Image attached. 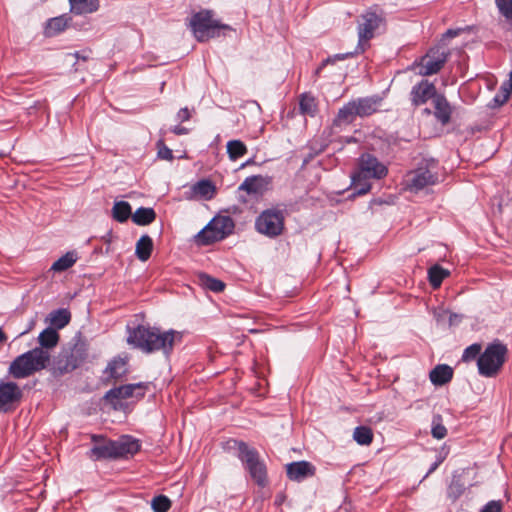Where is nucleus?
<instances>
[{
	"mask_svg": "<svg viewBox=\"0 0 512 512\" xmlns=\"http://www.w3.org/2000/svg\"><path fill=\"white\" fill-rule=\"evenodd\" d=\"M181 337V333L174 330L161 332L157 328L138 326L131 331L127 341L147 353L158 350L169 352Z\"/></svg>",
	"mask_w": 512,
	"mask_h": 512,
	"instance_id": "obj_1",
	"label": "nucleus"
},
{
	"mask_svg": "<svg viewBox=\"0 0 512 512\" xmlns=\"http://www.w3.org/2000/svg\"><path fill=\"white\" fill-rule=\"evenodd\" d=\"M226 450L237 451V456L243 462L251 479L259 487H265L268 484L266 465L254 448L248 447L244 442L228 439L226 440Z\"/></svg>",
	"mask_w": 512,
	"mask_h": 512,
	"instance_id": "obj_2",
	"label": "nucleus"
},
{
	"mask_svg": "<svg viewBox=\"0 0 512 512\" xmlns=\"http://www.w3.org/2000/svg\"><path fill=\"white\" fill-rule=\"evenodd\" d=\"M51 360L50 352L43 348H34L12 361L9 373L17 379L26 378L45 369Z\"/></svg>",
	"mask_w": 512,
	"mask_h": 512,
	"instance_id": "obj_3",
	"label": "nucleus"
},
{
	"mask_svg": "<svg viewBox=\"0 0 512 512\" xmlns=\"http://www.w3.org/2000/svg\"><path fill=\"white\" fill-rule=\"evenodd\" d=\"M385 24L384 13L377 6L371 7L357 19L358 45L356 53H363L369 46V41L375 33Z\"/></svg>",
	"mask_w": 512,
	"mask_h": 512,
	"instance_id": "obj_4",
	"label": "nucleus"
},
{
	"mask_svg": "<svg viewBox=\"0 0 512 512\" xmlns=\"http://www.w3.org/2000/svg\"><path fill=\"white\" fill-rule=\"evenodd\" d=\"M189 26L198 41L204 42L219 36L223 28L221 20L212 10L204 9L191 15Z\"/></svg>",
	"mask_w": 512,
	"mask_h": 512,
	"instance_id": "obj_5",
	"label": "nucleus"
},
{
	"mask_svg": "<svg viewBox=\"0 0 512 512\" xmlns=\"http://www.w3.org/2000/svg\"><path fill=\"white\" fill-rule=\"evenodd\" d=\"M507 347L499 340L489 344L478 357L477 366L479 374L484 377H494L505 363Z\"/></svg>",
	"mask_w": 512,
	"mask_h": 512,
	"instance_id": "obj_6",
	"label": "nucleus"
},
{
	"mask_svg": "<svg viewBox=\"0 0 512 512\" xmlns=\"http://www.w3.org/2000/svg\"><path fill=\"white\" fill-rule=\"evenodd\" d=\"M387 168L378 159L369 153H364L359 158V171L352 177L356 179H381L387 175Z\"/></svg>",
	"mask_w": 512,
	"mask_h": 512,
	"instance_id": "obj_7",
	"label": "nucleus"
},
{
	"mask_svg": "<svg viewBox=\"0 0 512 512\" xmlns=\"http://www.w3.org/2000/svg\"><path fill=\"white\" fill-rule=\"evenodd\" d=\"M148 389L149 383L140 382L136 384H127L109 390L105 395V399L109 401L114 408H116L117 404L121 400L130 398L140 399L144 397Z\"/></svg>",
	"mask_w": 512,
	"mask_h": 512,
	"instance_id": "obj_8",
	"label": "nucleus"
},
{
	"mask_svg": "<svg viewBox=\"0 0 512 512\" xmlns=\"http://www.w3.org/2000/svg\"><path fill=\"white\" fill-rule=\"evenodd\" d=\"M449 53L440 47L430 49L426 55L421 57L418 66L419 74L430 76L438 73L447 61Z\"/></svg>",
	"mask_w": 512,
	"mask_h": 512,
	"instance_id": "obj_9",
	"label": "nucleus"
},
{
	"mask_svg": "<svg viewBox=\"0 0 512 512\" xmlns=\"http://www.w3.org/2000/svg\"><path fill=\"white\" fill-rule=\"evenodd\" d=\"M256 228L267 236H278L284 228V217L280 211L266 210L257 218Z\"/></svg>",
	"mask_w": 512,
	"mask_h": 512,
	"instance_id": "obj_10",
	"label": "nucleus"
},
{
	"mask_svg": "<svg viewBox=\"0 0 512 512\" xmlns=\"http://www.w3.org/2000/svg\"><path fill=\"white\" fill-rule=\"evenodd\" d=\"M406 186L411 191H419L438 182V176L429 168L420 167L409 172L405 178Z\"/></svg>",
	"mask_w": 512,
	"mask_h": 512,
	"instance_id": "obj_11",
	"label": "nucleus"
},
{
	"mask_svg": "<svg viewBox=\"0 0 512 512\" xmlns=\"http://www.w3.org/2000/svg\"><path fill=\"white\" fill-rule=\"evenodd\" d=\"M22 390L14 382L0 383V412H8L16 407L22 399Z\"/></svg>",
	"mask_w": 512,
	"mask_h": 512,
	"instance_id": "obj_12",
	"label": "nucleus"
},
{
	"mask_svg": "<svg viewBox=\"0 0 512 512\" xmlns=\"http://www.w3.org/2000/svg\"><path fill=\"white\" fill-rule=\"evenodd\" d=\"M224 238V218L218 216L203 228L195 237L199 245H209Z\"/></svg>",
	"mask_w": 512,
	"mask_h": 512,
	"instance_id": "obj_13",
	"label": "nucleus"
},
{
	"mask_svg": "<svg viewBox=\"0 0 512 512\" xmlns=\"http://www.w3.org/2000/svg\"><path fill=\"white\" fill-rule=\"evenodd\" d=\"M217 193L214 183L208 179H202L192 184L185 192V198L190 201H208Z\"/></svg>",
	"mask_w": 512,
	"mask_h": 512,
	"instance_id": "obj_14",
	"label": "nucleus"
},
{
	"mask_svg": "<svg viewBox=\"0 0 512 512\" xmlns=\"http://www.w3.org/2000/svg\"><path fill=\"white\" fill-rule=\"evenodd\" d=\"M436 87L428 80H422L412 87L410 100L413 106L425 104L429 99H434L437 95Z\"/></svg>",
	"mask_w": 512,
	"mask_h": 512,
	"instance_id": "obj_15",
	"label": "nucleus"
},
{
	"mask_svg": "<svg viewBox=\"0 0 512 512\" xmlns=\"http://www.w3.org/2000/svg\"><path fill=\"white\" fill-rule=\"evenodd\" d=\"M316 468L308 461H297L286 465L287 477L296 482H301L315 475Z\"/></svg>",
	"mask_w": 512,
	"mask_h": 512,
	"instance_id": "obj_16",
	"label": "nucleus"
},
{
	"mask_svg": "<svg viewBox=\"0 0 512 512\" xmlns=\"http://www.w3.org/2000/svg\"><path fill=\"white\" fill-rule=\"evenodd\" d=\"M94 446L90 451V458L94 460L115 458V441L106 440L100 436H92Z\"/></svg>",
	"mask_w": 512,
	"mask_h": 512,
	"instance_id": "obj_17",
	"label": "nucleus"
},
{
	"mask_svg": "<svg viewBox=\"0 0 512 512\" xmlns=\"http://www.w3.org/2000/svg\"><path fill=\"white\" fill-rule=\"evenodd\" d=\"M434 116L442 124L446 125L450 122L452 108L446 97L442 94H437L433 101Z\"/></svg>",
	"mask_w": 512,
	"mask_h": 512,
	"instance_id": "obj_18",
	"label": "nucleus"
},
{
	"mask_svg": "<svg viewBox=\"0 0 512 512\" xmlns=\"http://www.w3.org/2000/svg\"><path fill=\"white\" fill-rule=\"evenodd\" d=\"M115 458L133 456L140 450V444L136 439L129 436H123L115 441Z\"/></svg>",
	"mask_w": 512,
	"mask_h": 512,
	"instance_id": "obj_19",
	"label": "nucleus"
},
{
	"mask_svg": "<svg viewBox=\"0 0 512 512\" xmlns=\"http://www.w3.org/2000/svg\"><path fill=\"white\" fill-rule=\"evenodd\" d=\"M356 106V114L359 117H367L378 111L381 103L379 97H365L353 101Z\"/></svg>",
	"mask_w": 512,
	"mask_h": 512,
	"instance_id": "obj_20",
	"label": "nucleus"
},
{
	"mask_svg": "<svg viewBox=\"0 0 512 512\" xmlns=\"http://www.w3.org/2000/svg\"><path fill=\"white\" fill-rule=\"evenodd\" d=\"M269 185L267 178L263 176H252L244 180L240 185V189L246 191L248 194H263Z\"/></svg>",
	"mask_w": 512,
	"mask_h": 512,
	"instance_id": "obj_21",
	"label": "nucleus"
},
{
	"mask_svg": "<svg viewBox=\"0 0 512 512\" xmlns=\"http://www.w3.org/2000/svg\"><path fill=\"white\" fill-rule=\"evenodd\" d=\"M429 378L436 386L445 385L452 380L453 369L446 364L437 365L430 371Z\"/></svg>",
	"mask_w": 512,
	"mask_h": 512,
	"instance_id": "obj_22",
	"label": "nucleus"
},
{
	"mask_svg": "<svg viewBox=\"0 0 512 512\" xmlns=\"http://www.w3.org/2000/svg\"><path fill=\"white\" fill-rule=\"evenodd\" d=\"M128 372L127 360L124 358H115L109 362L105 374L107 378L117 380L125 376Z\"/></svg>",
	"mask_w": 512,
	"mask_h": 512,
	"instance_id": "obj_23",
	"label": "nucleus"
},
{
	"mask_svg": "<svg viewBox=\"0 0 512 512\" xmlns=\"http://www.w3.org/2000/svg\"><path fill=\"white\" fill-rule=\"evenodd\" d=\"M70 10L75 14L93 13L99 8V0H69Z\"/></svg>",
	"mask_w": 512,
	"mask_h": 512,
	"instance_id": "obj_24",
	"label": "nucleus"
},
{
	"mask_svg": "<svg viewBox=\"0 0 512 512\" xmlns=\"http://www.w3.org/2000/svg\"><path fill=\"white\" fill-rule=\"evenodd\" d=\"M153 250V241L150 236L143 235L136 243L135 254L137 258L145 262L147 261Z\"/></svg>",
	"mask_w": 512,
	"mask_h": 512,
	"instance_id": "obj_25",
	"label": "nucleus"
},
{
	"mask_svg": "<svg viewBox=\"0 0 512 512\" xmlns=\"http://www.w3.org/2000/svg\"><path fill=\"white\" fill-rule=\"evenodd\" d=\"M70 319L71 314L67 309H58L48 315L47 322L56 330L64 328Z\"/></svg>",
	"mask_w": 512,
	"mask_h": 512,
	"instance_id": "obj_26",
	"label": "nucleus"
},
{
	"mask_svg": "<svg viewBox=\"0 0 512 512\" xmlns=\"http://www.w3.org/2000/svg\"><path fill=\"white\" fill-rule=\"evenodd\" d=\"M356 106L353 101L344 105L338 112L336 119L334 120L335 125L350 124L358 116L356 114Z\"/></svg>",
	"mask_w": 512,
	"mask_h": 512,
	"instance_id": "obj_27",
	"label": "nucleus"
},
{
	"mask_svg": "<svg viewBox=\"0 0 512 512\" xmlns=\"http://www.w3.org/2000/svg\"><path fill=\"white\" fill-rule=\"evenodd\" d=\"M59 341V334L58 332L52 328H46L43 330L38 337V342L40 344V348H43L44 350H49L50 348L55 347L58 344Z\"/></svg>",
	"mask_w": 512,
	"mask_h": 512,
	"instance_id": "obj_28",
	"label": "nucleus"
},
{
	"mask_svg": "<svg viewBox=\"0 0 512 512\" xmlns=\"http://www.w3.org/2000/svg\"><path fill=\"white\" fill-rule=\"evenodd\" d=\"M299 109L303 115L315 116L318 111L315 97L309 93L302 94L299 100Z\"/></svg>",
	"mask_w": 512,
	"mask_h": 512,
	"instance_id": "obj_29",
	"label": "nucleus"
},
{
	"mask_svg": "<svg viewBox=\"0 0 512 512\" xmlns=\"http://www.w3.org/2000/svg\"><path fill=\"white\" fill-rule=\"evenodd\" d=\"M156 218V213L152 208H138L132 214V220L139 226H145L151 224Z\"/></svg>",
	"mask_w": 512,
	"mask_h": 512,
	"instance_id": "obj_30",
	"label": "nucleus"
},
{
	"mask_svg": "<svg viewBox=\"0 0 512 512\" xmlns=\"http://www.w3.org/2000/svg\"><path fill=\"white\" fill-rule=\"evenodd\" d=\"M112 216L120 223L127 221L130 216L132 217L130 204L125 201L115 202L112 208Z\"/></svg>",
	"mask_w": 512,
	"mask_h": 512,
	"instance_id": "obj_31",
	"label": "nucleus"
},
{
	"mask_svg": "<svg viewBox=\"0 0 512 512\" xmlns=\"http://www.w3.org/2000/svg\"><path fill=\"white\" fill-rule=\"evenodd\" d=\"M68 25V18L65 16H59L52 18L48 21L46 28H45V34L49 37L54 36L62 31L65 30V28Z\"/></svg>",
	"mask_w": 512,
	"mask_h": 512,
	"instance_id": "obj_32",
	"label": "nucleus"
},
{
	"mask_svg": "<svg viewBox=\"0 0 512 512\" xmlns=\"http://www.w3.org/2000/svg\"><path fill=\"white\" fill-rule=\"evenodd\" d=\"M247 151L246 145L240 140H231L226 143V152L233 161L243 157Z\"/></svg>",
	"mask_w": 512,
	"mask_h": 512,
	"instance_id": "obj_33",
	"label": "nucleus"
},
{
	"mask_svg": "<svg viewBox=\"0 0 512 512\" xmlns=\"http://www.w3.org/2000/svg\"><path fill=\"white\" fill-rule=\"evenodd\" d=\"M449 276V271L439 265H434L428 270V279L432 287L438 288L443 280Z\"/></svg>",
	"mask_w": 512,
	"mask_h": 512,
	"instance_id": "obj_34",
	"label": "nucleus"
},
{
	"mask_svg": "<svg viewBox=\"0 0 512 512\" xmlns=\"http://www.w3.org/2000/svg\"><path fill=\"white\" fill-rule=\"evenodd\" d=\"M76 259L77 257L74 252H67L65 255H63L53 263V265L51 266V270L55 272L65 271L74 265Z\"/></svg>",
	"mask_w": 512,
	"mask_h": 512,
	"instance_id": "obj_35",
	"label": "nucleus"
},
{
	"mask_svg": "<svg viewBox=\"0 0 512 512\" xmlns=\"http://www.w3.org/2000/svg\"><path fill=\"white\" fill-rule=\"evenodd\" d=\"M199 284L208 290L213 292H221L224 289V284L220 280H217L205 273L198 274Z\"/></svg>",
	"mask_w": 512,
	"mask_h": 512,
	"instance_id": "obj_36",
	"label": "nucleus"
},
{
	"mask_svg": "<svg viewBox=\"0 0 512 512\" xmlns=\"http://www.w3.org/2000/svg\"><path fill=\"white\" fill-rule=\"evenodd\" d=\"M353 438L360 445H369L373 441L372 429L367 426H358L353 432Z\"/></svg>",
	"mask_w": 512,
	"mask_h": 512,
	"instance_id": "obj_37",
	"label": "nucleus"
},
{
	"mask_svg": "<svg viewBox=\"0 0 512 512\" xmlns=\"http://www.w3.org/2000/svg\"><path fill=\"white\" fill-rule=\"evenodd\" d=\"M431 434L437 440H441L447 435V429L443 425V418L440 414H435L432 418Z\"/></svg>",
	"mask_w": 512,
	"mask_h": 512,
	"instance_id": "obj_38",
	"label": "nucleus"
},
{
	"mask_svg": "<svg viewBox=\"0 0 512 512\" xmlns=\"http://www.w3.org/2000/svg\"><path fill=\"white\" fill-rule=\"evenodd\" d=\"M171 507V501L168 497L160 495L152 500L154 512H167Z\"/></svg>",
	"mask_w": 512,
	"mask_h": 512,
	"instance_id": "obj_39",
	"label": "nucleus"
},
{
	"mask_svg": "<svg viewBox=\"0 0 512 512\" xmlns=\"http://www.w3.org/2000/svg\"><path fill=\"white\" fill-rule=\"evenodd\" d=\"M500 13L507 19H512V0H495Z\"/></svg>",
	"mask_w": 512,
	"mask_h": 512,
	"instance_id": "obj_40",
	"label": "nucleus"
},
{
	"mask_svg": "<svg viewBox=\"0 0 512 512\" xmlns=\"http://www.w3.org/2000/svg\"><path fill=\"white\" fill-rule=\"evenodd\" d=\"M480 352L481 345L478 343H474L464 350L462 358L464 361H469L475 359L480 354Z\"/></svg>",
	"mask_w": 512,
	"mask_h": 512,
	"instance_id": "obj_41",
	"label": "nucleus"
},
{
	"mask_svg": "<svg viewBox=\"0 0 512 512\" xmlns=\"http://www.w3.org/2000/svg\"><path fill=\"white\" fill-rule=\"evenodd\" d=\"M367 179H356L355 181L352 179L353 184L355 186V194L364 195L369 192L371 189V185L366 182Z\"/></svg>",
	"mask_w": 512,
	"mask_h": 512,
	"instance_id": "obj_42",
	"label": "nucleus"
},
{
	"mask_svg": "<svg viewBox=\"0 0 512 512\" xmlns=\"http://www.w3.org/2000/svg\"><path fill=\"white\" fill-rule=\"evenodd\" d=\"M502 510L503 502L501 500H491L479 512H502Z\"/></svg>",
	"mask_w": 512,
	"mask_h": 512,
	"instance_id": "obj_43",
	"label": "nucleus"
},
{
	"mask_svg": "<svg viewBox=\"0 0 512 512\" xmlns=\"http://www.w3.org/2000/svg\"><path fill=\"white\" fill-rule=\"evenodd\" d=\"M157 147H158L159 158L164 159V160H169V161L173 159L172 151L167 146H165V144L162 140L158 141Z\"/></svg>",
	"mask_w": 512,
	"mask_h": 512,
	"instance_id": "obj_44",
	"label": "nucleus"
},
{
	"mask_svg": "<svg viewBox=\"0 0 512 512\" xmlns=\"http://www.w3.org/2000/svg\"><path fill=\"white\" fill-rule=\"evenodd\" d=\"M191 114H190V111L188 110V108H183L181 109L179 112H178V117L180 120L182 121H187L189 120Z\"/></svg>",
	"mask_w": 512,
	"mask_h": 512,
	"instance_id": "obj_45",
	"label": "nucleus"
},
{
	"mask_svg": "<svg viewBox=\"0 0 512 512\" xmlns=\"http://www.w3.org/2000/svg\"><path fill=\"white\" fill-rule=\"evenodd\" d=\"M462 30L461 29H448L445 34L443 35V38H454L460 34Z\"/></svg>",
	"mask_w": 512,
	"mask_h": 512,
	"instance_id": "obj_46",
	"label": "nucleus"
},
{
	"mask_svg": "<svg viewBox=\"0 0 512 512\" xmlns=\"http://www.w3.org/2000/svg\"><path fill=\"white\" fill-rule=\"evenodd\" d=\"M234 223L231 217L226 216V237L232 232Z\"/></svg>",
	"mask_w": 512,
	"mask_h": 512,
	"instance_id": "obj_47",
	"label": "nucleus"
},
{
	"mask_svg": "<svg viewBox=\"0 0 512 512\" xmlns=\"http://www.w3.org/2000/svg\"><path fill=\"white\" fill-rule=\"evenodd\" d=\"M505 90V94L503 96V99L502 100H499L498 96L495 97V101L498 102L499 104H503L505 103L507 100H508V97H509V90L504 88Z\"/></svg>",
	"mask_w": 512,
	"mask_h": 512,
	"instance_id": "obj_48",
	"label": "nucleus"
},
{
	"mask_svg": "<svg viewBox=\"0 0 512 512\" xmlns=\"http://www.w3.org/2000/svg\"><path fill=\"white\" fill-rule=\"evenodd\" d=\"M173 132H174L175 134H178V135L186 134V133H187V129H186V128H184V127H179V126H177V127H175V128H174Z\"/></svg>",
	"mask_w": 512,
	"mask_h": 512,
	"instance_id": "obj_49",
	"label": "nucleus"
},
{
	"mask_svg": "<svg viewBox=\"0 0 512 512\" xmlns=\"http://www.w3.org/2000/svg\"><path fill=\"white\" fill-rule=\"evenodd\" d=\"M441 462H442V460L440 459V460L436 461L435 463H433V465L431 466V468L428 471V474L434 472L437 469V467L441 464Z\"/></svg>",
	"mask_w": 512,
	"mask_h": 512,
	"instance_id": "obj_50",
	"label": "nucleus"
},
{
	"mask_svg": "<svg viewBox=\"0 0 512 512\" xmlns=\"http://www.w3.org/2000/svg\"><path fill=\"white\" fill-rule=\"evenodd\" d=\"M6 339L4 332L0 329V343Z\"/></svg>",
	"mask_w": 512,
	"mask_h": 512,
	"instance_id": "obj_51",
	"label": "nucleus"
},
{
	"mask_svg": "<svg viewBox=\"0 0 512 512\" xmlns=\"http://www.w3.org/2000/svg\"><path fill=\"white\" fill-rule=\"evenodd\" d=\"M425 113L430 114V110L429 109H425Z\"/></svg>",
	"mask_w": 512,
	"mask_h": 512,
	"instance_id": "obj_52",
	"label": "nucleus"
}]
</instances>
